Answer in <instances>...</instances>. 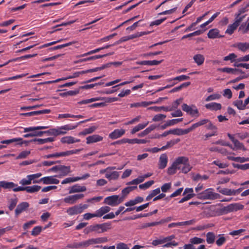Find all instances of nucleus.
<instances>
[{"instance_id": "obj_1", "label": "nucleus", "mask_w": 249, "mask_h": 249, "mask_svg": "<svg viewBox=\"0 0 249 249\" xmlns=\"http://www.w3.org/2000/svg\"><path fill=\"white\" fill-rule=\"evenodd\" d=\"M110 229H111V224L110 223H104L103 224L90 225L86 228L84 231L86 233H88L92 231L100 233L105 232Z\"/></svg>"}, {"instance_id": "obj_2", "label": "nucleus", "mask_w": 249, "mask_h": 249, "mask_svg": "<svg viewBox=\"0 0 249 249\" xmlns=\"http://www.w3.org/2000/svg\"><path fill=\"white\" fill-rule=\"evenodd\" d=\"M220 197V195L214 192L213 188L207 189L197 194V198L204 200H214Z\"/></svg>"}, {"instance_id": "obj_3", "label": "nucleus", "mask_w": 249, "mask_h": 249, "mask_svg": "<svg viewBox=\"0 0 249 249\" xmlns=\"http://www.w3.org/2000/svg\"><path fill=\"white\" fill-rule=\"evenodd\" d=\"M124 200V196L120 197L118 195H113L106 197L104 203L112 207L118 206Z\"/></svg>"}, {"instance_id": "obj_4", "label": "nucleus", "mask_w": 249, "mask_h": 249, "mask_svg": "<svg viewBox=\"0 0 249 249\" xmlns=\"http://www.w3.org/2000/svg\"><path fill=\"white\" fill-rule=\"evenodd\" d=\"M178 160H179L178 166L180 167L179 170L182 173L186 174L191 170L192 166L189 164L187 157H179L178 158Z\"/></svg>"}, {"instance_id": "obj_5", "label": "nucleus", "mask_w": 249, "mask_h": 249, "mask_svg": "<svg viewBox=\"0 0 249 249\" xmlns=\"http://www.w3.org/2000/svg\"><path fill=\"white\" fill-rule=\"evenodd\" d=\"M182 109L192 117L197 118L200 115L198 109L195 105L190 106L186 104H183L182 105Z\"/></svg>"}, {"instance_id": "obj_6", "label": "nucleus", "mask_w": 249, "mask_h": 249, "mask_svg": "<svg viewBox=\"0 0 249 249\" xmlns=\"http://www.w3.org/2000/svg\"><path fill=\"white\" fill-rule=\"evenodd\" d=\"M41 188V187L39 185H34L32 186H28L26 187L19 186L18 188L16 189V191H26L28 193H34L39 191Z\"/></svg>"}, {"instance_id": "obj_7", "label": "nucleus", "mask_w": 249, "mask_h": 249, "mask_svg": "<svg viewBox=\"0 0 249 249\" xmlns=\"http://www.w3.org/2000/svg\"><path fill=\"white\" fill-rule=\"evenodd\" d=\"M84 196V195L82 194H75L65 197L63 199V201L66 203L73 204L75 203L78 199L82 198Z\"/></svg>"}, {"instance_id": "obj_8", "label": "nucleus", "mask_w": 249, "mask_h": 249, "mask_svg": "<svg viewBox=\"0 0 249 249\" xmlns=\"http://www.w3.org/2000/svg\"><path fill=\"white\" fill-rule=\"evenodd\" d=\"M57 177V176L44 177L41 178L40 181L44 184H58L59 183V180L56 178Z\"/></svg>"}, {"instance_id": "obj_9", "label": "nucleus", "mask_w": 249, "mask_h": 249, "mask_svg": "<svg viewBox=\"0 0 249 249\" xmlns=\"http://www.w3.org/2000/svg\"><path fill=\"white\" fill-rule=\"evenodd\" d=\"M88 121H89V120L81 121L77 124L74 125L71 124H68L59 126L60 131L62 132V133H61V135L67 134L68 131L75 129L77 127L78 124L86 122Z\"/></svg>"}, {"instance_id": "obj_10", "label": "nucleus", "mask_w": 249, "mask_h": 249, "mask_svg": "<svg viewBox=\"0 0 249 249\" xmlns=\"http://www.w3.org/2000/svg\"><path fill=\"white\" fill-rule=\"evenodd\" d=\"M2 188L4 189L12 190L14 192H19L20 191H16L18 188L19 187L18 184L14 183L13 182H9L7 181H1Z\"/></svg>"}, {"instance_id": "obj_11", "label": "nucleus", "mask_w": 249, "mask_h": 249, "mask_svg": "<svg viewBox=\"0 0 249 249\" xmlns=\"http://www.w3.org/2000/svg\"><path fill=\"white\" fill-rule=\"evenodd\" d=\"M125 132V131L124 129H116L109 134L108 137L112 140L117 139L124 135Z\"/></svg>"}, {"instance_id": "obj_12", "label": "nucleus", "mask_w": 249, "mask_h": 249, "mask_svg": "<svg viewBox=\"0 0 249 249\" xmlns=\"http://www.w3.org/2000/svg\"><path fill=\"white\" fill-rule=\"evenodd\" d=\"M29 207V204L27 202H22L18 204L15 210V214L18 216L19 214L25 211Z\"/></svg>"}, {"instance_id": "obj_13", "label": "nucleus", "mask_w": 249, "mask_h": 249, "mask_svg": "<svg viewBox=\"0 0 249 249\" xmlns=\"http://www.w3.org/2000/svg\"><path fill=\"white\" fill-rule=\"evenodd\" d=\"M87 190L85 186H81L78 184H75L70 188L69 194L83 192Z\"/></svg>"}, {"instance_id": "obj_14", "label": "nucleus", "mask_w": 249, "mask_h": 249, "mask_svg": "<svg viewBox=\"0 0 249 249\" xmlns=\"http://www.w3.org/2000/svg\"><path fill=\"white\" fill-rule=\"evenodd\" d=\"M241 22V18H239L238 19L235 18V21L232 24H230L228 26L226 31V33L229 35H231L239 25Z\"/></svg>"}, {"instance_id": "obj_15", "label": "nucleus", "mask_w": 249, "mask_h": 249, "mask_svg": "<svg viewBox=\"0 0 249 249\" xmlns=\"http://www.w3.org/2000/svg\"><path fill=\"white\" fill-rule=\"evenodd\" d=\"M80 141V140L79 139H75V138L71 136H65L61 138L60 139V142L61 143L68 144L78 142Z\"/></svg>"}, {"instance_id": "obj_16", "label": "nucleus", "mask_w": 249, "mask_h": 249, "mask_svg": "<svg viewBox=\"0 0 249 249\" xmlns=\"http://www.w3.org/2000/svg\"><path fill=\"white\" fill-rule=\"evenodd\" d=\"M103 140V137L97 134H94L88 136V137L86 138V143L87 144H90L102 141Z\"/></svg>"}, {"instance_id": "obj_17", "label": "nucleus", "mask_w": 249, "mask_h": 249, "mask_svg": "<svg viewBox=\"0 0 249 249\" xmlns=\"http://www.w3.org/2000/svg\"><path fill=\"white\" fill-rule=\"evenodd\" d=\"M50 109H43L38 111H34L27 113H22L20 114V116H32L34 115H38L42 114H47L50 112Z\"/></svg>"}, {"instance_id": "obj_18", "label": "nucleus", "mask_w": 249, "mask_h": 249, "mask_svg": "<svg viewBox=\"0 0 249 249\" xmlns=\"http://www.w3.org/2000/svg\"><path fill=\"white\" fill-rule=\"evenodd\" d=\"M195 222H196V220L192 219L191 220L184 221V222L172 223L168 225V227L169 228H171L172 227H178V226L191 225H193Z\"/></svg>"}, {"instance_id": "obj_19", "label": "nucleus", "mask_w": 249, "mask_h": 249, "mask_svg": "<svg viewBox=\"0 0 249 249\" xmlns=\"http://www.w3.org/2000/svg\"><path fill=\"white\" fill-rule=\"evenodd\" d=\"M248 8L247 5L245 6H243L241 7H240L237 12L235 14V18L238 19L239 18H241V21L243 20V19L245 18L246 15H241L242 14L245 13L248 11Z\"/></svg>"}, {"instance_id": "obj_20", "label": "nucleus", "mask_w": 249, "mask_h": 249, "mask_svg": "<svg viewBox=\"0 0 249 249\" xmlns=\"http://www.w3.org/2000/svg\"><path fill=\"white\" fill-rule=\"evenodd\" d=\"M178 162L179 160H178V158L176 159L172 165L168 168L167 173L169 175H173L176 173L177 170L179 169Z\"/></svg>"}, {"instance_id": "obj_21", "label": "nucleus", "mask_w": 249, "mask_h": 249, "mask_svg": "<svg viewBox=\"0 0 249 249\" xmlns=\"http://www.w3.org/2000/svg\"><path fill=\"white\" fill-rule=\"evenodd\" d=\"M110 209V208L107 206L101 207L95 212L96 217H101L104 216V215L108 213Z\"/></svg>"}, {"instance_id": "obj_22", "label": "nucleus", "mask_w": 249, "mask_h": 249, "mask_svg": "<svg viewBox=\"0 0 249 249\" xmlns=\"http://www.w3.org/2000/svg\"><path fill=\"white\" fill-rule=\"evenodd\" d=\"M168 162L167 156L165 154H162L160 155L159 159V167L160 169H164L167 166Z\"/></svg>"}, {"instance_id": "obj_23", "label": "nucleus", "mask_w": 249, "mask_h": 249, "mask_svg": "<svg viewBox=\"0 0 249 249\" xmlns=\"http://www.w3.org/2000/svg\"><path fill=\"white\" fill-rule=\"evenodd\" d=\"M214 212L217 215H222L230 213L228 205L217 208L215 209Z\"/></svg>"}, {"instance_id": "obj_24", "label": "nucleus", "mask_w": 249, "mask_h": 249, "mask_svg": "<svg viewBox=\"0 0 249 249\" xmlns=\"http://www.w3.org/2000/svg\"><path fill=\"white\" fill-rule=\"evenodd\" d=\"M67 213L71 216L76 215L81 213L78 205H74L69 208L67 211Z\"/></svg>"}, {"instance_id": "obj_25", "label": "nucleus", "mask_w": 249, "mask_h": 249, "mask_svg": "<svg viewBox=\"0 0 249 249\" xmlns=\"http://www.w3.org/2000/svg\"><path fill=\"white\" fill-rule=\"evenodd\" d=\"M107 239L106 237H98L96 238H91L89 239V245H93L95 244H101L107 242Z\"/></svg>"}, {"instance_id": "obj_26", "label": "nucleus", "mask_w": 249, "mask_h": 249, "mask_svg": "<svg viewBox=\"0 0 249 249\" xmlns=\"http://www.w3.org/2000/svg\"><path fill=\"white\" fill-rule=\"evenodd\" d=\"M119 177V173L117 171H111L108 170L107 174L105 175V177L109 180H116Z\"/></svg>"}, {"instance_id": "obj_27", "label": "nucleus", "mask_w": 249, "mask_h": 249, "mask_svg": "<svg viewBox=\"0 0 249 249\" xmlns=\"http://www.w3.org/2000/svg\"><path fill=\"white\" fill-rule=\"evenodd\" d=\"M193 59L194 60V62L198 65V66H201L202 65L204 62L205 60V57L203 55L197 53L193 56Z\"/></svg>"}, {"instance_id": "obj_28", "label": "nucleus", "mask_w": 249, "mask_h": 249, "mask_svg": "<svg viewBox=\"0 0 249 249\" xmlns=\"http://www.w3.org/2000/svg\"><path fill=\"white\" fill-rule=\"evenodd\" d=\"M234 146H231V148L234 150H242L243 151H246L247 149L245 147L243 143H241L239 141H238L237 139L235 140L233 142H232Z\"/></svg>"}, {"instance_id": "obj_29", "label": "nucleus", "mask_w": 249, "mask_h": 249, "mask_svg": "<svg viewBox=\"0 0 249 249\" xmlns=\"http://www.w3.org/2000/svg\"><path fill=\"white\" fill-rule=\"evenodd\" d=\"M205 107L211 110H218L221 108V105L219 103L213 102L206 104Z\"/></svg>"}, {"instance_id": "obj_30", "label": "nucleus", "mask_w": 249, "mask_h": 249, "mask_svg": "<svg viewBox=\"0 0 249 249\" xmlns=\"http://www.w3.org/2000/svg\"><path fill=\"white\" fill-rule=\"evenodd\" d=\"M228 206L230 213L233 211L242 210L244 208V205L239 203L230 204Z\"/></svg>"}, {"instance_id": "obj_31", "label": "nucleus", "mask_w": 249, "mask_h": 249, "mask_svg": "<svg viewBox=\"0 0 249 249\" xmlns=\"http://www.w3.org/2000/svg\"><path fill=\"white\" fill-rule=\"evenodd\" d=\"M149 124V122L147 121L145 123H142V124H139L135 126L131 131V134H133L136 133L137 132H138L139 131L143 129L144 128H145Z\"/></svg>"}, {"instance_id": "obj_32", "label": "nucleus", "mask_w": 249, "mask_h": 249, "mask_svg": "<svg viewBox=\"0 0 249 249\" xmlns=\"http://www.w3.org/2000/svg\"><path fill=\"white\" fill-rule=\"evenodd\" d=\"M208 36L210 38H215L220 37L219 32L217 29L210 30L208 33Z\"/></svg>"}, {"instance_id": "obj_33", "label": "nucleus", "mask_w": 249, "mask_h": 249, "mask_svg": "<svg viewBox=\"0 0 249 249\" xmlns=\"http://www.w3.org/2000/svg\"><path fill=\"white\" fill-rule=\"evenodd\" d=\"M54 141L53 138H47L45 139H35L32 141L36 142L38 144H42L48 142H53Z\"/></svg>"}, {"instance_id": "obj_34", "label": "nucleus", "mask_w": 249, "mask_h": 249, "mask_svg": "<svg viewBox=\"0 0 249 249\" xmlns=\"http://www.w3.org/2000/svg\"><path fill=\"white\" fill-rule=\"evenodd\" d=\"M162 60L158 61V60H144L142 61L141 62H140L139 63V64L142 65H149V66H153V65H158L161 63L162 62Z\"/></svg>"}, {"instance_id": "obj_35", "label": "nucleus", "mask_w": 249, "mask_h": 249, "mask_svg": "<svg viewBox=\"0 0 249 249\" xmlns=\"http://www.w3.org/2000/svg\"><path fill=\"white\" fill-rule=\"evenodd\" d=\"M42 174L41 173H37L34 174H31L28 175L29 178H30L32 183L36 184V183H39L40 182H41V181L39 180H37L36 179L40 178L41 176H42Z\"/></svg>"}, {"instance_id": "obj_36", "label": "nucleus", "mask_w": 249, "mask_h": 249, "mask_svg": "<svg viewBox=\"0 0 249 249\" xmlns=\"http://www.w3.org/2000/svg\"><path fill=\"white\" fill-rule=\"evenodd\" d=\"M235 47L239 50L245 52L249 49V43H238L235 45Z\"/></svg>"}, {"instance_id": "obj_37", "label": "nucleus", "mask_w": 249, "mask_h": 249, "mask_svg": "<svg viewBox=\"0 0 249 249\" xmlns=\"http://www.w3.org/2000/svg\"><path fill=\"white\" fill-rule=\"evenodd\" d=\"M80 151V149H75L71 150H68L64 152H59L60 157H66L73 154H77Z\"/></svg>"}, {"instance_id": "obj_38", "label": "nucleus", "mask_w": 249, "mask_h": 249, "mask_svg": "<svg viewBox=\"0 0 249 249\" xmlns=\"http://www.w3.org/2000/svg\"><path fill=\"white\" fill-rule=\"evenodd\" d=\"M49 127V126H37L26 127L24 128V132H31L40 129H47Z\"/></svg>"}, {"instance_id": "obj_39", "label": "nucleus", "mask_w": 249, "mask_h": 249, "mask_svg": "<svg viewBox=\"0 0 249 249\" xmlns=\"http://www.w3.org/2000/svg\"><path fill=\"white\" fill-rule=\"evenodd\" d=\"M219 192L222 195L225 196H234V192L233 189H228V188H221L220 189L219 187L217 188Z\"/></svg>"}, {"instance_id": "obj_40", "label": "nucleus", "mask_w": 249, "mask_h": 249, "mask_svg": "<svg viewBox=\"0 0 249 249\" xmlns=\"http://www.w3.org/2000/svg\"><path fill=\"white\" fill-rule=\"evenodd\" d=\"M160 192V188H157L156 189H154L150 192L149 195L146 197V200L149 201L151 200L153 197L155 196L156 195L159 194Z\"/></svg>"}, {"instance_id": "obj_41", "label": "nucleus", "mask_w": 249, "mask_h": 249, "mask_svg": "<svg viewBox=\"0 0 249 249\" xmlns=\"http://www.w3.org/2000/svg\"><path fill=\"white\" fill-rule=\"evenodd\" d=\"M145 178L143 175L139 176L137 178H135L131 181L127 183V185H137L140 183L142 182Z\"/></svg>"}, {"instance_id": "obj_42", "label": "nucleus", "mask_w": 249, "mask_h": 249, "mask_svg": "<svg viewBox=\"0 0 249 249\" xmlns=\"http://www.w3.org/2000/svg\"><path fill=\"white\" fill-rule=\"evenodd\" d=\"M97 127L95 126H92L87 128H85L83 131L79 133V135H86L93 133Z\"/></svg>"}, {"instance_id": "obj_43", "label": "nucleus", "mask_w": 249, "mask_h": 249, "mask_svg": "<svg viewBox=\"0 0 249 249\" xmlns=\"http://www.w3.org/2000/svg\"><path fill=\"white\" fill-rule=\"evenodd\" d=\"M190 84L191 83L190 82L183 83L182 84H181L180 86L173 88L172 90H171L170 91V92L173 93V92H177V91L181 90V89H182L184 88L187 87L188 86H189L190 85Z\"/></svg>"}, {"instance_id": "obj_44", "label": "nucleus", "mask_w": 249, "mask_h": 249, "mask_svg": "<svg viewBox=\"0 0 249 249\" xmlns=\"http://www.w3.org/2000/svg\"><path fill=\"white\" fill-rule=\"evenodd\" d=\"M31 153L29 150L22 151L19 153L18 156L16 158V160L24 159L26 158Z\"/></svg>"}, {"instance_id": "obj_45", "label": "nucleus", "mask_w": 249, "mask_h": 249, "mask_svg": "<svg viewBox=\"0 0 249 249\" xmlns=\"http://www.w3.org/2000/svg\"><path fill=\"white\" fill-rule=\"evenodd\" d=\"M18 201V199L17 197L11 198L9 201L8 208L10 210H13L16 207Z\"/></svg>"}, {"instance_id": "obj_46", "label": "nucleus", "mask_w": 249, "mask_h": 249, "mask_svg": "<svg viewBox=\"0 0 249 249\" xmlns=\"http://www.w3.org/2000/svg\"><path fill=\"white\" fill-rule=\"evenodd\" d=\"M190 242L193 245H197L204 243L205 240L203 239L195 237L190 239Z\"/></svg>"}, {"instance_id": "obj_47", "label": "nucleus", "mask_w": 249, "mask_h": 249, "mask_svg": "<svg viewBox=\"0 0 249 249\" xmlns=\"http://www.w3.org/2000/svg\"><path fill=\"white\" fill-rule=\"evenodd\" d=\"M59 171H60L62 176H66L71 172L70 167L66 166H59Z\"/></svg>"}, {"instance_id": "obj_48", "label": "nucleus", "mask_w": 249, "mask_h": 249, "mask_svg": "<svg viewBox=\"0 0 249 249\" xmlns=\"http://www.w3.org/2000/svg\"><path fill=\"white\" fill-rule=\"evenodd\" d=\"M214 234L211 232H209L206 234V241L208 244H213L214 242Z\"/></svg>"}, {"instance_id": "obj_49", "label": "nucleus", "mask_w": 249, "mask_h": 249, "mask_svg": "<svg viewBox=\"0 0 249 249\" xmlns=\"http://www.w3.org/2000/svg\"><path fill=\"white\" fill-rule=\"evenodd\" d=\"M154 183V180H149L148 181L142 184H140L139 186V187L141 189L145 190L149 188L151 185H152Z\"/></svg>"}, {"instance_id": "obj_50", "label": "nucleus", "mask_w": 249, "mask_h": 249, "mask_svg": "<svg viewBox=\"0 0 249 249\" xmlns=\"http://www.w3.org/2000/svg\"><path fill=\"white\" fill-rule=\"evenodd\" d=\"M19 183L22 185H29L32 183L30 178H29V176L27 175L25 178H22L19 182Z\"/></svg>"}, {"instance_id": "obj_51", "label": "nucleus", "mask_w": 249, "mask_h": 249, "mask_svg": "<svg viewBox=\"0 0 249 249\" xmlns=\"http://www.w3.org/2000/svg\"><path fill=\"white\" fill-rule=\"evenodd\" d=\"M164 242L163 240V237L160 236L158 238H157L152 242V245L154 246H157L160 245H164Z\"/></svg>"}, {"instance_id": "obj_52", "label": "nucleus", "mask_w": 249, "mask_h": 249, "mask_svg": "<svg viewBox=\"0 0 249 249\" xmlns=\"http://www.w3.org/2000/svg\"><path fill=\"white\" fill-rule=\"evenodd\" d=\"M180 141L179 139H177L176 140H172L170 142H168L167 143V144L165 146H163L161 148V150H165L167 149L168 147H171L173 146L174 144L177 143Z\"/></svg>"}, {"instance_id": "obj_53", "label": "nucleus", "mask_w": 249, "mask_h": 249, "mask_svg": "<svg viewBox=\"0 0 249 249\" xmlns=\"http://www.w3.org/2000/svg\"><path fill=\"white\" fill-rule=\"evenodd\" d=\"M218 71L221 72H226L227 73L234 74L235 71H236V69L226 67L223 68H219L218 69Z\"/></svg>"}, {"instance_id": "obj_54", "label": "nucleus", "mask_w": 249, "mask_h": 249, "mask_svg": "<svg viewBox=\"0 0 249 249\" xmlns=\"http://www.w3.org/2000/svg\"><path fill=\"white\" fill-rule=\"evenodd\" d=\"M166 116L162 114H158L155 115L152 118L153 122H160L165 119Z\"/></svg>"}, {"instance_id": "obj_55", "label": "nucleus", "mask_w": 249, "mask_h": 249, "mask_svg": "<svg viewBox=\"0 0 249 249\" xmlns=\"http://www.w3.org/2000/svg\"><path fill=\"white\" fill-rule=\"evenodd\" d=\"M78 181L77 177H69L64 179L62 182V184L70 183Z\"/></svg>"}, {"instance_id": "obj_56", "label": "nucleus", "mask_w": 249, "mask_h": 249, "mask_svg": "<svg viewBox=\"0 0 249 249\" xmlns=\"http://www.w3.org/2000/svg\"><path fill=\"white\" fill-rule=\"evenodd\" d=\"M190 79V77L186 75H181L177 76L173 79H169L167 80L168 81H171L172 80H178L179 81H182Z\"/></svg>"}, {"instance_id": "obj_57", "label": "nucleus", "mask_w": 249, "mask_h": 249, "mask_svg": "<svg viewBox=\"0 0 249 249\" xmlns=\"http://www.w3.org/2000/svg\"><path fill=\"white\" fill-rule=\"evenodd\" d=\"M226 238L223 236V234H219L218 238L216 241V244L218 246H221L225 243Z\"/></svg>"}, {"instance_id": "obj_58", "label": "nucleus", "mask_w": 249, "mask_h": 249, "mask_svg": "<svg viewBox=\"0 0 249 249\" xmlns=\"http://www.w3.org/2000/svg\"><path fill=\"white\" fill-rule=\"evenodd\" d=\"M221 96L219 93H214L208 96L206 99V101L209 102L212 100L219 99L221 98Z\"/></svg>"}, {"instance_id": "obj_59", "label": "nucleus", "mask_w": 249, "mask_h": 249, "mask_svg": "<svg viewBox=\"0 0 249 249\" xmlns=\"http://www.w3.org/2000/svg\"><path fill=\"white\" fill-rule=\"evenodd\" d=\"M233 104L235 106H236L239 109L243 110L246 107L243 102V101L241 100H238L235 101Z\"/></svg>"}, {"instance_id": "obj_60", "label": "nucleus", "mask_w": 249, "mask_h": 249, "mask_svg": "<svg viewBox=\"0 0 249 249\" xmlns=\"http://www.w3.org/2000/svg\"><path fill=\"white\" fill-rule=\"evenodd\" d=\"M237 57V55L234 53H231L228 55L224 57L223 60L224 61H230L231 62H233L235 60Z\"/></svg>"}, {"instance_id": "obj_61", "label": "nucleus", "mask_w": 249, "mask_h": 249, "mask_svg": "<svg viewBox=\"0 0 249 249\" xmlns=\"http://www.w3.org/2000/svg\"><path fill=\"white\" fill-rule=\"evenodd\" d=\"M105 102V103H110L114 102L119 100L118 97H103L101 98V100Z\"/></svg>"}, {"instance_id": "obj_62", "label": "nucleus", "mask_w": 249, "mask_h": 249, "mask_svg": "<svg viewBox=\"0 0 249 249\" xmlns=\"http://www.w3.org/2000/svg\"><path fill=\"white\" fill-rule=\"evenodd\" d=\"M136 188H137V186H131L125 188L122 191V194L123 195L122 196H124V197L125 196L128 195L131 191H132V190Z\"/></svg>"}, {"instance_id": "obj_63", "label": "nucleus", "mask_w": 249, "mask_h": 249, "mask_svg": "<svg viewBox=\"0 0 249 249\" xmlns=\"http://www.w3.org/2000/svg\"><path fill=\"white\" fill-rule=\"evenodd\" d=\"M172 187V183L170 182L166 183L161 186V190L162 192L166 193Z\"/></svg>"}, {"instance_id": "obj_64", "label": "nucleus", "mask_w": 249, "mask_h": 249, "mask_svg": "<svg viewBox=\"0 0 249 249\" xmlns=\"http://www.w3.org/2000/svg\"><path fill=\"white\" fill-rule=\"evenodd\" d=\"M42 231V227L41 226H36L33 229L31 234L34 236L38 235Z\"/></svg>"}]
</instances>
